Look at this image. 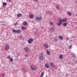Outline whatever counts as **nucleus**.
Segmentation results:
<instances>
[{"instance_id":"28","label":"nucleus","mask_w":77,"mask_h":77,"mask_svg":"<svg viewBox=\"0 0 77 77\" xmlns=\"http://www.w3.org/2000/svg\"><path fill=\"white\" fill-rule=\"evenodd\" d=\"M56 8H57V9H59V5H57L56 6Z\"/></svg>"},{"instance_id":"10","label":"nucleus","mask_w":77,"mask_h":77,"mask_svg":"<svg viewBox=\"0 0 77 77\" xmlns=\"http://www.w3.org/2000/svg\"><path fill=\"white\" fill-rule=\"evenodd\" d=\"M45 67L47 68H49V64L48 63H46L45 64Z\"/></svg>"},{"instance_id":"18","label":"nucleus","mask_w":77,"mask_h":77,"mask_svg":"<svg viewBox=\"0 0 77 77\" xmlns=\"http://www.w3.org/2000/svg\"><path fill=\"white\" fill-rule=\"evenodd\" d=\"M46 52L48 55H50V54H51V53H50V51H48V50H47Z\"/></svg>"},{"instance_id":"16","label":"nucleus","mask_w":77,"mask_h":77,"mask_svg":"<svg viewBox=\"0 0 77 77\" xmlns=\"http://www.w3.org/2000/svg\"><path fill=\"white\" fill-rule=\"evenodd\" d=\"M67 14H68V15H69V16H71V14H72L71 12H70L69 11H68Z\"/></svg>"},{"instance_id":"27","label":"nucleus","mask_w":77,"mask_h":77,"mask_svg":"<svg viewBox=\"0 0 77 77\" xmlns=\"http://www.w3.org/2000/svg\"><path fill=\"white\" fill-rule=\"evenodd\" d=\"M18 22H16L14 24V26H17V25H18Z\"/></svg>"},{"instance_id":"11","label":"nucleus","mask_w":77,"mask_h":77,"mask_svg":"<svg viewBox=\"0 0 77 77\" xmlns=\"http://www.w3.org/2000/svg\"><path fill=\"white\" fill-rule=\"evenodd\" d=\"M24 49L25 51H29V49L27 47H26L25 48H24Z\"/></svg>"},{"instance_id":"15","label":"nucleus","mask_w":77,"mask_h":77,"mask_svg":"<svg viewBox=\"0 0 77 77\" xmlns=\"http://www.w3.org/2000/svg\"><path fill=\"white\" fill-rule=\"evenodd\" d=\"M21 28L22 30H26V29H27V28L26 27L23 26H22Z\"/></svg>"},{"instance_id":"9","label":"nucleus","mask_w":77,"mask_h":77,"mask_svg":"<svg viewBox=\"0 0 77 77\" xmlns=\"http://www.w3.org/2000/svg\"><path fill=\"white\" fill-rule=\"evenodd\" d=\"M50 64L52 67H53L54 68L56 67V65L54 63L51 62L50 63Z\"/></svg>"},{"instance_id":"8","label":"nucleus","mask_w":77,"mask_h":77,"mask_svg":"<svg viewBox=\"0 0 77 77\" xmlns=\"http://www.w3.org/2000/svg\"><path fill=\"white\" fill-rule=\"evenodd\" d=\"M50 31L51 33H52V32H53L54 31V28L53 27H51L50 29Z\"/></svg>"},{"instance_id":"32","label":"nucleus","mask_w":77,"mask_h":77,"mask_svg":"<svg viewBox=\"0 0 77 77\" xmlns=\"http://www.w3.org/2000/svg\"><path fill=\"white\" fill-rule=\"evenodd\" d=\"M8 59H9V58H10V57H11V56L10 55H8Z\"/></svg>"},{"instance_id":"20","label":"nucleus","mask_w":77,"mask_h":77,"mask_svg":"<svg viewBox=\"0 0 77 77\" xmlns=\"http://www.w3.org/2000/svg\"><path fill=\"white\" fill-rule=\"evenodd\" d=\"M68 24V23H63V26H64V27H66V25Z\"/></svg>"},{"instance_id":"4","label":"nucleus","mask_w":77,"mask_h":77,"mask_svg":"<svg viewBox=\"0 0 77 77\" xmlns=\"http://www.w3.org/2000/svg\"><path fill=\"white\" fill-rule=\"evenodd\" d=\"M39 57H40V59L41 60H43V55H44V53L42 52L41 53H40L39 54Z\"/></svg>"},{"instance_id":"36","label":"nucleus","mask_w":77,"mask_h":77,"mask_svg":"<svg viewBox=\"0 0 77 77\" xmlns=\"http://www.w3.org/2000/svg\"><path fill=\"white\" fill-rule=\"evenodd\" d=\"M41 29H43V27L42 26H41Z\"/></svg>"},{"instance_id":"17","label":"nucleus","mask_w":77,"mask_h":77,"mask_svg":"<svg viewBox=\"0 0 77 77\" xmlns=\"http://www.w3.org/2000/svg\"><path fill=\"white\" fill-rule=\"evenodd\" d=\"M23 25H24V26H27V22L26 21L24 22L23 23Z\"/></svg>"},{"instance_id":"1","label":"nucleus","mask_w":77,"mask_h":77,"mask_svg":"<svg viewBox=\"0 0 77 77\" xmlns=\"http://www.w3.org/2000/svg\"><path fill=\"white\" fill-rule=\"evenodd\" d=\"M67 20V18H66L65 19H63L62 20L61 19H60L59 23H57V25L58 26H61L62 25V22H65Z\"/></svg>"},{"instance_id":"34","label":"nucleus","mask_w":77,"mask_h":77,"mask_svg":"<svg viewBox=\"0 0 77 77\" xmlns=\"http://www.w3.org/2000/svg\"><path fill=\"white\" fill-rule=\"evenodd\" d=\"M9 2H11V0H8Z\"/></svg>"},{"instance_id":"6","label":"nucleus","mask_w":77,"mask_h":77,"mask_svg":"<svg viewBox=\"0 0 77 77\" xmlns=\"http://www.w3.org/2000/svg\"><path fill=\"white\" fill-rule=\"evenodd\" d=\"M34 40L33 39L30 38L28 40V42L29 44H30L33 42V41Z\"/></svg>"},{"instance_id":"5","label":"nucleus","mask_w":77,"mask_h":77,"mask_svg":"<svg viewBox=\"0 0 77 77\" xmlns=\"http://www.w3.org/2000/svg\"><path fill=\"white\" fill-rule=\"evenodd\" d=\"M42 17L41 16H38L36 17V20L37 21H40V20H42Z\"/></svg>"},{"instance_id":"30","label":"nucleus","mask_w":77,"mask_h":77,"mask_svg":"<svg viewBox=\"0 0 77 77\" xmlns=\"http://www.w3.org/2000/svg\"><path fill=\"white\" fill-rule=\"evenodd\" d=\"M25 56L26 57H28V55L27 54H25Z\"/></svg>"},{"instance_id":"31","label":"nucleus","mask_w":77,"mask_h":77,"mask_svg":"<svg viewBox=\"0 0 77 77\" xmlns=\"http://www.w3.org/2000/svg\"><path fill=\"white\" fill-rule=\"evenodd\" d=\"M71 47H72V45H71L69 46V48H70V49H71V48H72Z\"/></svg>"},{"instance_id":"12","label":"nucleus","mask_w":77,"mask_h":77,"mask_svg":"<svg viewBox=\"0 0 77 77\" xmlns=\"http://www.w3.org/2000/svg\"><path fill=\"white\" fill-rule=\"evenodd\" d=\"M29 17L31 19H33L34 17V15L33 14H31L29 15Z\"/></svg>"},{"instance_id":"22","label":"nucleus","mask_w":77,"mask_h":77,"mask_svg":"<svg viewBox=\"0 0 77 77\" xmlns=\"http://www.w3.org/2000/svg\"><path fill=\"white\" fill-rule=\"evenodd\" d=\"M6 5V2H3V6H5Z\"/></svg>"},{"instance_id":"14","label":"nucleus","mask_w":77,"mask_h":77,"mask_svg":"<svg viewBox=\"0 0 77 77\" xmlns=\"http://www.w3.org/2000/svg\"><path fill=\"white\" fill-rule=\"evenodd\" d=\"M58 38L60 39L61 40H63V36L60 35L59 37Z\"/></svg>"},{"instance_id":"29","label":"nucleus","mask_w":77,"mask_h":77,"mask_svg":"<svg viewBox=\"0 0 77 77\" xmlns=\"http://www.w3.org/2000/svg\"><path fill=\"white\" fill-rule=\"evenodd\" d=\"M20 39H22V38H23V36L22 35H20Z\"/></svg>"},{"instance_id":"21","label":"nucleus","mask_w":77,"mask_h":77,"mask_svg":"<svg viewBox=\"0 0 77 77\" xmlns=\"http://www.w3.org/2000/svg\"><path fill=\"white\" fill-rule=\"evenodd\" d=\"M21 15H22V14H17V17H21Z\"/></svg>"},{"instance_id":"35","label":"nucleus","mask_w":77,"mask_h":77,"mask_svg":"<svg viewBox=\"0 0 77 77\" xmlns=\"http://www.w3.org/2000/svg\"><path fill=\"white\" fill-rule=\"evenodd\" d=\"M66 39H67V40H68V39H69V38H66Z\"/></svg>"},{"instance_id":"23","label":"nucleus","mask_w":77,"mask_h":77,"mask_svg":"<svg viewBox=\"0 0 77 77\" xmlns=\"http://www.w3.org/2000/svg\"><path fill=\"white\" fill-rule=\"evenodd\" d=\"M71 55L73 57H75V54L72 53H71Z\"/></svg>"},{"instance_id":"33","label":"nucleus","mask_w":77,"mask_h":77,"mask_svg":"<svg viewBox=\"0 0 77 77\" xmlns=\"http://www.w3.org/2000/svg\"><path fill=\"white\" fill-rule=\"evenodd\" d=\"M50 11H47V13H50Z\"/></svg>"},{"instance_id":"24","label":"nucleus","mask_w":77,"mask_h":77,"mask_svg":"<svg viewBox=\"0 0 77 77\" xmlns=\"http://www.w3.org/2000/svg\"><path fill=\"white\" fill-rule=\"evenodd\" d=\"M44 75V72H42L40 76L41 77H43Z\"/></svg>"},{"instance_id":"13","label":"nucleus","mask_w":77,"mask_h":77,"mask_svg":"<svg viewBox=\"0 0 77 77\" xmlns=\"http://www.w3.org/2000/svg\"><path fill=\"white\" fill-rule=\"evenodd\" d=\"M44 46H45L46 48H48V45L46 43L44 44Z\"/></svg>"},{"instance_id":"19","label":"nucleus","mask_w":77,"mask_h":77,"mask_svg":"<svg viewBox=\"0 0 77 77\" xmlns=\"http://www.w3.org/2000/svg\"><path fill=\"white\" fill-rule=\"evenodd\" d=\"M59 57L60 59H63V55H60L59 56Z\"/></svg>"},{"instance_id":"38","label":"nucleus","mask_w":77,"mask_h":77,"mask_svg":"<svg viewBox=\"0 0 77 77\" xmlns=\"http://www.w3.org/2000/svg\"><path fill=\"white\" fill-rule=\"evenodd\" d=\"M5 76V75H3V76H2V77H4Z\"/></svg>"},{"instance_id":"26","label":"nucleus","mask_w":77,"mask_h":77,"mask_svg":"<svg viewBox=\"0 0 77 77\" xmlns=\"http://www.w3.org/2000/svg\"><path fill=\"white\" fill-rule=\"evenodd\" d=\"M49 23H50V24H51V26H52V25H53V23L52 22H51V21H50L49 22Z\"/></svg>"},{"instance_id":"7","label":"nucleus","mask_w":77,"mask_h":77,"mask_svg":"<svg viewBox=\"0 0 77 77\" xmlns=\"http://www.w3.org/2000/svg\"><path fill=\"white\" fill-rule=\"evenodd\" d=\"M9 49V45H5V50H8Z\"/></svg>"},{"instance_id":"3","label":"nucleus","mask_w":77,"mask_h":77,"mask_svg":"<svg viewBox=\"0 0 77 77\" xmlns=\"http://www.w3.org/2000/svg\"><path fill=\"white\" fill-rule=\"evenodd\" d=\"M13 32H16V33H17L20 34L21 33V30L20 29L18 30H15V29H13L12 30Z\"/></svg>"},{"instance_id":"2","label":"nucleus","mask_w":77,"mask_h":77,"mask_svg":"<svg viewBox=\"0 0 77 77\" xmlns=\"http://www.w3.org/2000/svg\"><path fill=\"white\" fill-rule=\"evenodd\" d=\"M30 68L32 70H33V71L37 70V67L35 66V65H31L30 66Z\"/></svg>"},{"instance_id":"37","label":"nucleus","mask_w":77,"mask_h":77,"mask_svg":"<svg viewBox=\"0 0 77 77\" xmlns=\"http://www.w3.org/2000/svg\"><path fill=\"white\" fill-rule=\"evenodd\" d=\"M35 1H38V0H35Z\"/></svg>"},{"instance_id":"25","label":"nucleus","mask_w":77,"mask_h":77,"mask_svg":"<svg viewBox=\"0 0 77 77\" xmlns=\"http://www.w3.org/2000/svg\"><path fill=\"white\" fill-rule=\"evenodd\" d=\"M10 60L11 61V62H13L14 60L12 59V58H10Z\"/></svg>"}]
</instances>
